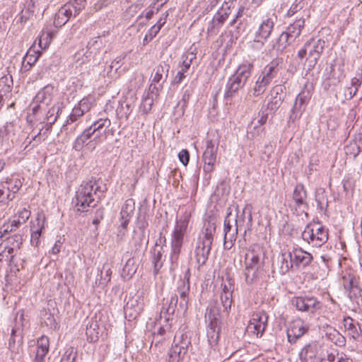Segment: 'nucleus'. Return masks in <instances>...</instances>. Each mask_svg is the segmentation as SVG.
<instances>
[{
	"instance_id": "1",
	"label": "nucleus",
	"mask_w": 362,
	"mask_h": 362,
	"mask_svg": "<svg viewBox=\"0 0 362 362\" xmlns=\"http://www.w3.org/2000/svg\"><path fill=\"white\" fill-rule=\"evenodd\" d=\"M106 190V187L101 186L99 181L91 180L83 182L76 192L73 203L75 204L77 211H86L88 207L96 206L98 201L95 199H100Z\"/></svg>"
},
{
	"instance_id": "2",
	"label": "nucleus",
	"mask_w": 362,
	"mask_h": 362,
	"mask_svg": "<svg viewBox=\"0 0 362 362\" xmlns=\"http://www.w3.org/2000/svg\"><path fill=\"white\" fill-rule=\"evenodd\" d=\"M216 228L214 222L208 221L204 224L202 231V236H199L194 250V256L199 267L204 265L208 259Z\"/></svg>"
},
{
	"instance_id": "3",
	"label": "nucleus",
	"mask_w": 362,
	"mask_h": 362,
	"mask_svg": "<svg viewBox=\"0 0 362 362\" xmlns=\"http://www.w3.org/2000/svg\"><path fill=\"white\" fill-rule=\"evenodd\" d=\"M254 69V65L251 62H246L238 66L235 73L228 78L226 84L225 98H232L242 89L249 81Z\"/></svg>"
},
{
	"instance_id": "4",
	"label": "nucleus",
	"mask_w": 362,
	"mask_h": 362,
	"mask_svg": "<svg viewBox=\"0 0 362 362\" xmlns=\"http://www.w3.org/2000/svg\"><path fill=\"white\" fill-rule=\"evenodd\" d=\"M325 41L322 39L312 38L305 43L298 52L297 57L303 60L305 58V66L308 71L313 70L317 63L325 47Z\"/></svg>"
},
{
	"instance_id": "5",
	"label": "nucleus",
	"mask_w": 362,
	"mask_h": 362,
	"mask_svg": "<svg viewBox=\"0 0 362 362\" xmlns=\"http://www.w3.org/2000/svg\"><path fill=\"white\" fill-rule=\"evenodd\" d=\"M281 63L282 59L277 58L272 60L264 68L252 88L254 96L257 97L264 93L267 87L277 76L280 70L279 64Z\"/></svg>"
},
{
	"instance_id": "6",
	"label": "nucleus",
	"mask_w": 362,
	"mask_h": 362,
	"mask_svg": "<svg viewBox=\"0 0 362 362\" xmlns=\"http://www.w3.org/2000/svg\"><path fill=\"white\" fill-rule=\"evenodd\" d=\"M303 240L314 247H320L328 240V230L320 225L308 224L301 234Z\"/></svg>"
},
{
	"instance_id": "7",
	"label": "nucleus",
	"mask_w": 362,
	"mask_h": 362,
	"mask_svg": "<svg viewBox=\"0 0 362 362\" xmlns=\"http://www.w3.org/2000/svg\"><path fill=\"white\" fill-rule=\"evenodd\" d=\"M238 219H235L230 212L228 213L224 219V248L230 250L236 238L238 229L242 230L243 225L238 222Z\"/></svg>"
},
{
	"instance_id": "8",
	"label": "nucleus",
	"mask_w": 362,
	"mask_h": 362,
	"mask_svg": "<svg viewBox=\"0 0 362 362\" xmlns=\"http://www.w3.org/2000/svg\"><path fill=\"white\" fill-rule=\"evenodd\" d=\"M23 244V237L20 234H14L7 237L4 240V250L0 252V262L4 258L5 261L12 262L14 256L21 249Z\"/></svg>"
},
{
	"instance_id": "9",
	"label": "nucleus",
	"mask_w": 362,
	"mask_h": 362,
	"mask_svg": "<svg viewBox=\"0 0 362 362\" xmlns=\"http://www.w3.org/2000/svg\"><path fill=\"white\" fill-rule=\"evenodd\" d=\"M291 303L296 310L309 315H314L317 310L321 308L320 301L313 296H296L292 298Z\"/></svg>"
},
{
	"instance_id": "10",
	"label": "nucleus",
	"mask_w": 362,
	"mask_h": 362,
	"mask_svg": "<svg viewBox=\"0 0 362 362\" xmlns=\"http://www.w3.org/2000/svg\"><path fill=\"white\" fill-rule=\"evenodd\" d=\"M83 8V6H77L72 2L64 4L55 14L54 26L61 28L64 25L72 16H78Z\"/></svg>"
},
{
	"instance_id": "11",
	"label": "nucleus",
	"mask_w": 362,
	"mask_h": 362,
	"mask_svg": "<svg viewBox=\"0 0 362 362\" xmlns=\"http://www.w3.org/2000/svg\"><path fill=\"white\" fill-rule=\"evenodd\" d=\"M268 315L264 312L255 313L247 327V331L256 335L257 337H261L267 326Z\"/></svg>"
},
{
	"instance_id": "12",
	"label": "nucleus",
	"mask_w": 362,
	"mask_h": 362,
	"mask_svg": "<svg viewBox=\"0 0 362 362\" xmlns=\"http://www.w3.org/2000/svg\"><path fill=\"white\" fill-rule=\"evenodd\" d=\"M218 146V142L215 143L212 140H208L206 141V147L202 156L204 162L203 170L206 173H211L214 170Z\"/></svg>"
},
{
	"instance_id": "13",
	"label": "nucleus",
	"mask_w": 362,
	"mask_h": 362,
	"mask_svg": "<svg viewBox=\"0 0 362 362\" xmlns=\"http://www.w3.org/2000/svg\"><path fill=\"white\" fill-rule=\"evenodd\" d=\"M302 362H325L322 356V349L315 343L309 344L300 352Z\"/></svg>"
},
{
	"instance_id": "14",
	"label": "nucleus",
	"mask_w": 362,
	"mask_h": 362,
	"mask_svg": "<svg viewBox=\"0 0 362 362\" xmlns=\"http://www.w3.org/2000/svg\"><path fill=\"white\" fill-rule=\"evenodd\" d=\"M190 270L187 269L184 274L183 279L180 281L177 289V295L180 296V301L179 307L182 311H186L188 307V295L190 288Z\"/></svg>"
},
{
	"instance_id": "15",
	"label": "nucleus",
	"mask_w": 362,
	"mask_h": 362,
	"mask_svg": "<svg viewBox=\"0 0 362 362\" xmlns=\"http://www.w3.org/2000/svg\"><path fill=\"white\" fill-rule=\"evenodd\" d=\"M23 339V326L21 324L18 325H16V327L11 329V337L8 343V349L13 357L22 351Z\"/></svg>"
},
{
	"instance_id": "16",
	"label": "nucleus",
	"mask_w": 362,
	"mask_h": 362,
	"mask_svg": "<svg viewBox=\"0 0 362 362\" xmlns=\"http://www.w3.org/2000/svg\"><path fill=\"white\" fill-rule=\"evenodd\" d=\"M263 257L262 248L258 245H251L245 254V267L262 268Z\"/></svg>"
},
{
	"instance_id": "17",
	"label": "nucleus",
	"mask_w": 362,
	"mask_h": 362,
	"mask_svg": "<svg viewBox=\"0 0 362 362\" xmlns=\"http://www.w3.org/2000/svg\"><path fill=\"white\" fill-rule=\"evenodd\" d=\"M54 87L51 85L45 86L37 92L33 99V112L36 114L41 108V104L48 106L51 104L53 98Z\"/></svg>"
},
{
	"instance_id": "18",
	"label": "nucleus",
	"mask_w": 362,
	"mask_h": 362,
	"mask_svg": "<svg viewBox=\"0 0 362 362\" xmlns=\"http://www.w3.org/2000/svg\"><path fill=\"white\" fill-rule=\"evenodd\" d=\"M307 192L305 187L301 183H298L293 192L292 199L295 204L296 209H304L308 207L307 200Z\"/></svg>"
},
{
	"instance_id": "19",
	"label": "nucleus",
	"mask_w": 362,
	"mask_h": 362,
	"mask_svg": "<svg viewBox=\"0 0 362 362\" xmlns=\"http://www.w3.org/2000/svg\"><path fill=\"white\" fill-rule=\"evenodd\" d=\"M274 26V22L272 18L264 19L255 33V41L262 42V40H267L273 30Z\"/></svg>"
},
{
	"instance_id": "20",
	"label": "nucleus",
	"mask_w": 362,
	"mask_h": 362,
	"mask_svg": "<svg viewBox=\"0 0 362 362\" xmlns=\"http://www.w3.org/2000/svg\"><path fill=\"white\" fill-rule=\"evenodd\" d=\"M308 329V327L304 322L297 320L293 321L287 331L288 339L290 342H295L296 340L302 337Z\"/></svg>"
},
{
	"instance_id": "21",
	"label": "nucleus",
	"mask_w": 362,
	"mask_h": 362,
	"mask_svg": "<svg viewBox=\"0 0 362 362\" xmlns=\"http://www.w3.org/2000/svg\"><path fill=\"white\" fill-rule=\"evenodd\" d=\"M228 16L229 14H228V13L218 10L214 16L212 20L209 22L207 28L208 34L217 35L220 28L222 27Z\"/></svg>"
},
{
	"instance_id": "22",
	"label": "nucleus",
	"mask_w": 362,
	"mask_h": 362,
	"mask_svg": "<svg viewBox=\"0 0 362 362\" xmlns=\"http://www.w3.org/2000/svg\"><path fill=\"white\" fill-rule=\"evenodd\" d=\"M288 257L296 266L301 265L303 267L309 265L313 259L312 255L302 249H296L292 252H289Z\"/></svg>"
},
{
	"instance_id": "23",
	"label": "nucleus",
	"mask_w": 362,
	"mask_h": 362,
	"mask_svg": "<svg viewBox=\"0 0 362 362\" xmlns=\"http://www.w3.org/2000/svg\"><path fill=\"white\" fill-rule=\"evenodd\" d=\"M228 315V314L224 312L223 308L217 301L211 302L206 309V316H208L211 322L217 321L221 323V319Z\"/></svg>"
},
{
	"instance_id": "24",
	"label": "nucleus",
	"mask_w": 362,
	"mask_h": 362,
	"mask_svg": "<svg viewBox=\"0 0 362 362\" xmlns=\"http://www.w3.org/2000/svg\"><path fill=\"white\" fill-rule=\"evenodd\" d=\"M124 309L125 313H129L130 315L136 317L144 309V302L141 296L135 295L130 298L127 302Z\"/></svg>"
},
{
	"instance_id": "25",
	"label": "nucleus",
	"mask_w": 362,
	"mask_h": 362,
	"mask_svg": "<svg viewBox=\"0 0 362 362\" xmlns=\"http://www.w3.org/2000/svg\"><path fill=\"white\" fill-rule=\"evenodd\" d=\"M49 340L46 336H42L37 341L35 362H44L45 357L49 351Z\"/></svg>"
},
{
	"instance_id": "26",
	"label": "nucleus",
	"mask_w": 362,
	"mask_h": 362,
	"mask_svg": "<svg viewBox=\"0 0 362 362\" xmlns=\"http://www.w3.org/2000/svg\"><path fill=\"white\" fill-rule=\"evenodd\" d=\"M287 16H295V20H305V18L309 16V11L306 5L303 1H299L291 5L287 12Z\"/></svg>"
},
{
	"instance_id": "27",
	"label": "nucleus",
	"mask_w": 362,
	"mask_h": 362,
	"mask_svg": "<svg viewBox=\"0 0 362 362\" xmlns=\"http://www.w3.org/2000/svg\"><path fill=\"white\" fill-rule=\"evenodd\" d=\"M268 119L267 111L262 110L259 112V118L255 122V119L252 121L251 126H252V130L248 132V134H251L252 137L259 135L263 132L264 127L262 125L264 124Z\"/></svg>"
},
{
	"instance_id": "28",
	"label": "nucleus",
	"mask_w": 362,
	"mask_h": 362,
	"mask_svg": "<svg viewBox=\"0 0 362 362\" xmlns=\"http://www.w3.org/2000/svg\"><path fill=\"white\" fill-rule=\"evenodd\" d=\"M219 325L220 323L217 321H209L206 334L209 343L211 346L216 345L219 340L221 330Z\"/></svg>"
},
{
	"instance_id": "29",
	"label": "nucleus",
	"mask_w": 362,
	"mask_h": 362,
	"mask_svg": "<svg viewBox=\"0 0 362 362\" xmlns=\"http://www.w3.org/2000/svg\"><path fill=\"white\" fill-rule=\"evenodd\" d=\"M305 26V20L296 19L293 23H291L284 31L290 37V40L293 42L298 37L301 33L302 29Z\"/></svg>"
},
{
	"instance_id": "30",
	"label": "nucleus",
	"mask_w": 362,
	"mask_h": 362,
	"mask_svg": "<svg viewBox=\"0 0 362 362\" xmlns=\"http://www.w3.org/2000/svg\"><path fill=\"white\" fill-rule=\"evenodd\" d=\"M88 109L89 107L86 101L84 99L81 100L78 106H75L73 108L66 122L70 124L76 122L80 117L83 116L85 112H87Z\"/></svg>"
},
{
	"instance_id": "31",
	"label": "nucleus",
	"mask_w": 362,
	"mask_h": 362,
	"mask_svg": "<svg viewBox=\"0 0 362 362\" xmlns=\"http://www.w3.org/2000/svg\"><path fill=\"white\" fill-rule=\"evenodd\" d=\"M169 69L170 66L165 62L158 65L154 69L152 82L156 83H163L168 77Z\"/></svg>"
},
{
	"instance_id": "32",
	"label": "nucleus",
	"mask_w": 362,
	"mask_h": 362,
	"mask_svg": "<svg viewBox=\"0 0 362 362\" xmlns=\"http://www.w3.org/2000/svg\"><path fill=\"white\" fill-rule=\"evenodd\" d=\"M177 303L178 297L177 294H175L171 296L170 301L168 303V305L163 306L160 310V317H162L163 316L166 322L169 320L170 315L175 313L177 306Z\"/></svg>"
},
{
	"instance_id": "33",
	"label": "nucleus",
	"mask_w": 362,
	"mask_h": 362,
	"mask_svg": "<svg viewBox=\"0 0 362 362\" xmlns=\"http://www.w3.org/2000/svg\"><path fill=\"white\" fill-rule=\"evenodd\" d=\"M86 334L89 342H95L99 339L100 332L96 320H90L86 325Z\"/></svg>"
},
{
	"instance_id": "34",
	"label": "nucleus",
	"mask_w": 362,
	"mask_h": 362,
	"mask_svg": "<svg viewBox=\"0 0 362 362\" xmlns=\"http://www.w3.org/2000/svg\"><path fill=\"white\" fill-rule=\"evenodd\" d=\"M261 267H245L244 276L247 284H252L259 279Z\"/></svg>"
},
{
	"instance_id": "35",
	"label": "nucleus",
	"mask_w": 362,
	"mask_h": 362,
	"mask_svg": "<svg viewBox=\"0 0 362 362\" xmlns=\"http://www.w3.org/2000/svg\"><path fill=\"white\" fill-rule=\"evenodd\" d=\"M163 247L158 245V241H156L155 247L152 251V263L153 264L154 271L156 273L162 267L163 263L161 261L163 257Z\"/></svg>"
},
{
	"instance_id": "36",
	"label": "nucleus",
	"mask_w": 362,
	"mask_h": 362,
	"mask_svg": "<svg viewBox=\"0 0 362 362\" xmlns=\"http://www.w3.org/2000/svg\"><path fill=\"white\" fill-rule=\"evenodd\" d=\"M344 321V327L349 332L351 337L357 341H361L362 335L360 333L361 328L360 327H358V329L357 328V326H359L358 324L355 325L354 323V320L350 317H345Z\"/></svg>"
},
{
	"instance_id": "37",
	"label": "nucleus",
	"mask_w": 362,
	"mask_h": 362,
	"mask_svg": "<svg viewBox=\"0 0 362 362\" xmlns=\"http://www.w3.org/2000/svg\"><path fill=\"white\" fill-rule=\"evenodd\" d=\"M138 269V264L134 258H129L122 268V276L129 279L136 273Z\"/></svg>"
},
{
	"instance_id": "38",
	"label": "nucleus",
	"mask_w": 362,
	"mask_h": 362,
	"mask_svg": "<svg viewBox=\"0 0 362 362\" xmlns=\"http://www.w3.org/2000/svg\"><path fill=\"white\" fill-rule=\"evenodd\" d=\"M174 342V346H177L181 352L187 354L188 348L191 345V340L186 334L182 333L180 336L176 335Z\"/></svg>"
},
{
	"instance_id": "39",
	"label": "nucleus",
	"mask_w": 362,
	"mask_h": 362,
	"mask_svg": "<svg viewBox=\"0 0 362 362\" xmlns=\"http://www.w3.org/2000/svg\"><path fill=\"white\" fill-rule=\"evenodd\" d=\"M60 110L61 107L59 104L54 105L48 110L46 117L45 118V122L47 126V129L51 128L52 124H54L59 117V112Z\"/></svg>"
},
{
	"instance_id": "40",
	"label": "nucleus",
	"mask_w": 362,
	"mask_h": 362,
	"mask_svg": "<svg viewBox=\"0 0 362 362\" xmlns=\"http://www.w3.org/2000/svg\"><path fill=\"white\" fill-rule=\"evenodd\" d=\"M293 42L290 40V37L284 31L273 44V49L278 52H283L289 45Z\"/></svg>"
},
{
	"instance_id": "41",
	"label": "nucleus",
	"mask_w": 362,
	"mask_h": 362,
	"mask_svg": "<svg viewBox=\"0 0 362 362\" xmlns=\"http://www.w3.org/2000/svg\"><path fill=\"white\" fill-rule=\"evenodd\" d=\"M189 218L190 214L189 213L185 212L182 216H181L176 223L173 233L184 235L187 230Z\"/></svg>"
},
{
	"instance_id": "42",
	"label": "nucleus",
	"mask_w": 362,
	"mask_h": 362,
	"mask_svg": "<svg viewBox=\"0 0 362 362\" xmlns=\"http://www.w3.org/2000/svg\"><path fill=\"white\" fill-rule=\"evenodd\" d=\"M88 131H90L91 140L88 141L87 146L89 148H95V146L101 143L106 138V133L105 132H99V130L95 129L94 132L91 130V127H88Z\"/></svg>"
},
{
	"instance_id": "43",
	"label": "nucleus",
	"mask_w": 362,
	"mask_h": 362,
	"mask_svg": "<svg viewBox=\"0 0 362 362\" xmlns=\"http://www.w3.org/2000/svg\"><path fill=\"white\" fill-rule=\"evenodd\" d=\"M305 107L306 106L296 100L289 116L288 123H293L297 119L300 118L305 111Z\"/></svg>"
},
{
	"instance_id": "44",
	"label": "nucleus",
	"mask_w": 362,
	"mask_h": 362,
	"mask_svg": "<svg viewBox=\"0 0 362 362\" xmlns=\"http://www.w3.org/2000/svg\"><path fill=\"white\" fill-rule=\"evenodd\" d=\"M235 219L240 220V223H242L243 226L242 227V230H244V233L245 234L247 230H250L252 224V217L250 211L248 212V215L246 218L245 211L243 210L240 215H237L235 217Z\"/></svg>"
},
{
	"instance_id": "45",
	"label": "nucleus",
	"mask_w": 362,
	"mask_h": 362,
	"mask_svg": "<svg viewBox=\"0 0 362 362\" xmlns=\"http://www.w3.org/2000/svg\"><path fill=\"white\" fill-rule=\"evenodd\" d=\"M45 216L42 213H38L34 222H31V233H42L45 227Z\"/></svg>"
},
{
	"instance_id": "46",
	"label": "nucleus",
	"mask_w": 362,
	"mask_h": 362,
	"mask_svg": "<svg viewBox=\"0 0 362 362\" xmlns=\"http://www.w3.org/2000/svg\"><path fill=\"white\" fill-rule=\"evenodd\" d=\"M90 132L88 131V129H86L81 134V135H79L75 142H74V148L77 150V151H79L82 148V147L85 145L87 146V144L88 142H87L88 140H91V137H90Z\"/></svg>"
},
{
	"instance_id": "47",
	"label": "nucleus",
	"mask_w": 362,
	"mask_h": 362,
	"mask_svg": "<svg viewBox=\"0 0 362 362\" xmlns=\"http://www.w3.org/2000/svg\"><path fill=\"white\" fill-rule=\"evenodd\" d=\"M30 216V211L26 209H23L19 211L17 216H16L15 218L12 221L13 222V226H16L18 228L22 224L27 221Z\"/></svg>"
},
{
	"instance_id": "48",
	"label": "nucleus",
	"mask_w": 362,
	"mask_h": 362,
	"mask_svg": "<svg viewBox=\"0 0 362 362\" xmlns=\"http://www.w3.org/2000/svg\"><path fill=\"white\" fill-rule=\"evenodd\" d=\"M13 79L11 76H4L0 78V93L6 94L11 91Z\"/></svg>"
},
{
	"instance_id": "49",
	"label": "nucleus",
	"mask_w": 362,
	"mask_h": 362,
	"mask_svg": "<svg viewBox=\"0 0 362 362\" xmlns=\"http://www.w3.org/2000/svg\"><path fill=\"white\" fill-rule=\"evenodd\" d=\"M110 120L107 118H100L95 121L92 125L89 127H91V130L94 132L95 129L99 130V132H105L106 133V129L110 126Z\"/></svg>"
},
{
	"instance_id": "50",
	"label": "nucleus",
	"mask_w": 362,
	"mask_h": 362,
	"mask_svg": "<svg viewBox=\"0 0 362 362\" xmlns=\"http://www.w3.org/2000/svg\"><path fill=\"white\" fill-rule=\"evenodd\" d=\"M186 354L181 352L177 346H173L168 352V362H180Z\"/></svg>"
},
{
	"instance_id": "51",
	"label": "nucleus",
	"mask_w": 362,
	"mask_h": 362,
	"mask_svg": "<svg viewBox=\"0 0 362 362\" xmlns=\"http://www.w3.org/2000/svg\"><path fill=\"white\" fill-rule=\"evenodd\" d=\"M134 202L133 199H130L125 202L124 204L123 205L120 215L121 218H129L131 217L132 214L134 212Z\"/></svg>"
},
{
	"instance_id": "52",
	"label": "nucleus",
	"mask_w": 362,
	"mask_h": 362,
	"mask_svg": "<svg viewBox=\"0 0 362 362\" xmlns=\"http://www.w3.org/2000/svg\"><path fill=\"white\" fill-rule=\"evenodd\" d=\"M344 287L346 291H349L350 294L353 293L354 296H356L359 293V288L356 284V281L354 278H344Z\"/></svg>"
},
{
	"instance_id": "53",
	"label": "nucleus",
	"mask_w": 362,
	"mask_h": 362,
	"mask_svg": "<svg viewBox=\"0 0 362 362\" xmlns=\"http://www.w3.org/2000/svg\"><path fill=\"white\" fill-rule=\"evenodd\" d=\"M233 294H229L228 292L226 293H221V305L223 308V310L226 314H229L230 310Z\"/></svg>"
},
{
	"instance_id": "54",
	"label": "nucleus",
	"mask_w": 362,
	"mask_h": 362,
	"mask_svg": "<svg viewBox=\"0 0 362 362\" xmlns=\"http://www.w3.org/2000/svg\"><path fill=\"white\" fill-rule=\"evenodd\" d=\"M156 100V99L154 98L145 95L140 106L141 111L144 114H148L151 110L152 106Z\"/></svg>"
},
{
	"instance_id": "55",
	"label": "nucleus",
	"mask_w": 362,
	"mask_h": 362,
	"mask_svg": "<svg viewBox=\"0 0 362 362\" xmlns=\"http://www.w3.org/2000/svg\"><path fill=\"white\" fill-rule=\"evenodd\" d=\"M77 356V352L72 346L66 349L63 354L60 362H74Z\"/></svg>"
},
{
	"instance_id": "56",
	"label": "nucleus",
	"mask_w": 362,
	"mask_h": 362,
	"mask_svg": "<svg viewBox=\"0 0 362 362\" xmlns=\"http://www.w3.org/2000/svg\"><path fill=\"white\" fill-rule=\"evenodd\" d=\"M6 183L8 184V189L13 194H16L22 187V182L17 178L9 179Z\"/></svg>"
},
{
	"instance_id": "57",
	"label": "nucleus",
	"mask_w": 362,
	"mask_h": 362,
	"mask_svg": "<svg viewBox=\"0 0 362 362\" xmlns=\"http://www.w3.org/2000/svg\"><path fill=\"white\" fill-rule=\"evenodd\" d=\"M52 37H53V34L52 33H47L45 34H43L39 38V42H38L39 47L42 49H46L50 44V42L52 40Z\"/></svg>"
},
{
	"instance_id": "58",
	"label": "nucleus",
	"mask_w": 362,
	"mask_h": 362,
	"mask_svg": "<svg viewBox=\"0 0 362 362\" xmlns=\"http://www.w3.org/2000/svg\"><path fill=\"white\" fill-rule=\"evenodd\" d=\"M311 98V93L309 90L305 88L302 90L297 95L296 100L303 104L305 106L307 105Z\"/></svg>"
},
{
	"instance_id": "59",
	"label": "nucleus",
	"mask_w": 362,
	"mask_h": 362,
	"mask_svg": "<svg viewBox=\"0 0 362 362\" xmlns=\"http://www.w3.org/2000/svg\"><path fill=\"white\" fill-rule=\"evenodd\" d=\"M156 83L151 82L146 95L157 99L159 95V91L162 89L163 86L162 84H159L158 86H157Z\"/></svg>"
},
{
	"instance_id": "60",
	"label": "nucleus",
	"mask_w": 362,
	"mask_h": 362,
	"mask_svg": "<svg viewBox=\"0 0 362 362\" xmlns=\"http://www.w3.org/2000/svg\"><path fill=\"white\" fill-rule=\"evenodd\" d=\"M182 58V65L185 66V69H189L192 61L196 58V56L193 52H187L184 54Z\"/></svg>"
},
{
	"instance_id": "61",
	"label": "nucleus",
	"mask_w": 362,
	"mask_h": 362,
	"mask_svg": "<svg viewBox=\"0 0 362 362\" xmlns=\"http://www.w3.org/2000/svg\"><path fill=\"white\" fill-rule=\"evenodd\" d=\"M184 235L173 233L171 247H182Z\"/></svg>"
},
{
	"instance_id": "62",
	"label": "nucleus",
	"mask_w": 362,
	"mask_h": 362,
	"mask_svg": "<svg viewBox=\"0 0 362 362\" xmlns=\"http://www.w3.org/2000/svg\"><path fill=\"white\" fill-rule=\"evenodd\" d=\"M35 54H30V50L26 54L25 59L27 60V64L31 67L37 60L39 56L41 54V52L37 51L35 52Z\"/></svg>"
},
{
	"instance_id": "63",
	"label": "nucleus",
	"mask_w": 362,
	"mask_h": 362,
	"mask_svg": "<svg viewBox=\"0 0 362 362\" xmlns=\"http://www.w3.org/2000/svg\"><path fill=\"white\" fill-rule=\"evenodd\" d=\"M104 218V209H98L96 210L95 213L94 218L93 219V224L97 228L98 226L100 224V221Z\"/></svg>"
},
{
	"instance_id": "64",
	"label": "nucleus",
	"mask_w": 362,
	"mask_h": 362,
	"mask_svg": "<svg viewBox=\"0 0 362 362\" xmlns=\"http://www.w3.org/2000/svg\"><path fill=\"white\" fill-rule=\"evenodd\" d=\"M111 270L107 265L104 264L103 269L100 271V277L103 280L104 283L108 282L110 280Z\"/></svg>"
}]
</instances>
